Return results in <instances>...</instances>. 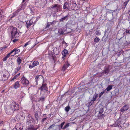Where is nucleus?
I'll list each match as a JSON object with an SVG mask.
<instances>
[{
  "label": "nucleus",
  "mask_w": 130,
  "mask_h": 130,
  "mask_svg": "<svg viewBox=\"0 0 130 130\" xmlns=\"http://www.w3.org/2000/svg\"><path fill=\"white\" fill-rule=\"evenodd\" d=\"M26 0H23V2L25 1Z\"/></svg>",
  "instance_id": "obj_64"
},
{
  "label": "nucleus",
  "mask_w": 130,
  "mask_h": 130,
  "mask_svg": "<svg viewBox=\"0 0 130 130\" xmlns=\"http://www.w3.org/2000/svg\"><path fill=\"white\" fill-rule=\"evenodd\" d=\"M32 122V120H30L29 121H27V122L28 123V124H29V125H30V124L29 123H31Z\"/></svg>",
  "instance_id": "obj_45"
},
{
  "label": "nucleus",
  "mask_w": 130,
  "mask_h": 130,
  "mask_svg": "<svg viewBox=\"0 0 130 130\" xmlns=\"http://www.w3.org/2000/svg\"><path fill=\"white\" fill-rule=\"evenodd\" d=\"M50 25H51V24H50L49 22H48L47 24V25L46 26V27L47 28L48 27H49L50 26Z\"/></svg>",
  "instance_id": "obj_52"
},
{
  "label": "nucleus",
  "mask_w": 130,
  "mask_h": 130,
  "mask_svg": "<svg viewBox=\"0 0 130 130\" xmlns=\"http://www.w3.org/2000/svg\"><path fill=\"white\" fill-rule=\"evenodd\" d=\"M76 3L75 0H70V3L71 4L73 5Z\"/></svg>",
  "instance_id": "obj_34"
},
{
  "label": "nucleus",
  "mask_w": 130,
  "mask_h": 130,
  "mask_svg": "<svg viewBox=\"0 0 130 130\" xmlns=\"http://www.w3.org/2000/svg\"><path fill=\"white\" fill-rule=\"evenodd\" d=\"M70 66V64L68 63L67 61L65 63V64H64L63 67H62V70L64 72L66 70L67 68Z\"/></svg>",
  "instance_id": "obj_10"
},
{
  "label": "nucleus",
  "mask_w": 130,
  "mask_h": 130,
  "mask_svg": "<svg viewBox=\"0 0 130 130\" xmlns=\"http://www.w3.org/2000/svg\"><path fill=\"white\" fill-rule=\"evenodd\" d=\"M54 53L56 55H57L59 54V50H57V48H54L53 50Z\"/></svg>",
  "instance_id": "obj_26"
},
{
  "label": "nucleus",
  "mask_w": 130,
  "mask_h": 130,
  "mask_svg": "<svg viewBox=\"0 0 130 130\" xmlns=\"http://www.w3.org/2000/svg\"><path fill=\"white\" fill-rule=\"evenodd\" d=\"M20 73H18L16 75L18 77V76H19L20 75Z\"/></svg>",
  "instance_id": "obj_60"
},
{
  "label": "nucleus",
  "mask_w": 130,
  "mask_h": 130,
  "mask_svg": "<svg viewBox=\"0 0 130 130\" xmlns=\"http://www.w3.org/2000/svg\"><path fill=\"white\" fill-rule=\"evenodd\" d=\"M12 130H18V129H16L15 127Z\"/></svg>",
  "instance_id": "obj_61"
},
{
  "label": "nucleus",
  "mask_w": 130,
  "mask_h": 130,
  "mask_svg": "<svg viewBox=\"0 0 130 130\" xmlns=\"http://www.w3.org/2000/svg\"><path fill=\"white\" fill-rule=\"evenodd\" d=\"M9 54H8L6 56L3 58V61H6L7 59L10 56Z\"/></svg>",
  "instance_id": "obj_29"
},
{
  "label": "nucleus",
  "mask_w": 130,
  "mask_h": 130,
  "mask_svg": "<svg viewBox=\"0 0 130 130\" xmlns=\"http://www.w3.org/2000/svg\"><path fill=\"white\" fill-rule=\"evenodd\" d=\"M29 42H27L25 44V45H24V47H26L28 45V44H29Z\"/></svg>",
  "instance_id": "obj_56"
},
{
  "label": "nucleus",
  "mask_w": 130,
  "mask_h": 130,
  "mask_svg": "<svg viewBox=\"0 0 130 130\" xmlns=\"http://www.w3.org/2000/svg\"><path fill=\"white\" fill-rule=\"evenodd\" d=\"M58 31L59 34L61 35L63 34L64 32V30L63 29L60 28L58 30Z\"/></svg>",
  "instance_id": "obj_19"
},
{
  "label": "nucleus",
  "mask_w": 130,
  "mask_h": 130,
  "mask_svg": "<svg viewBox=\"0 0 130 130\" xmlns=\"http://www.w3.org/2000/svg\"><path fill=\"white\" fill-rule=\"evenodd\" d=\"M128 13L129 14V15H130V10H129L128 11Z\"/></svg>",
  "instance_id": "obj_62"
},
{
  "label": "nucleus",
  "mask_w": 130,
  "mask_h": 130,
  "mask_svg": "<svg viewBox=\"0 0 130 130\" xmlns=\"http://www.w3.org/2000/svg\"><path fill=\"white\" fill-rule=\"evenodd\" d=\"M8 105L13 111L19 110V105L18 104H17L14 101L12 102L10 104H8Z\"/></svg>",
  "instance_id": "obj_2"
},
{
  "label": "nucleus",
  "mask_w": 130,
  "mask_h": 130,
  "mask_svg": "<svg viewBox=\"0 0 130 130\" xmlns=\"http://www.w3.org/2000/svg\"><path fill=\"white\" fill-rule=\"evenodd\" d=\"M35 78L36 79V82L37 83L39 79V76H36Z\"/></svg>",
  "instance_id": "obj_44"
},
{
  "label": "nucleus",
  "mask_w": 130,
  "mask_h": 130,
  "mask_svg": "<svg viewBox=\"0 0 130 130\" xmlns=\"http://www.w3.org/2000/svg\"><path fill=\"white\" fill-rule=\"evenodd\" d=\"M20 87V84L19 81L16 82L14 84L13 86V88L15 89H17Z\"/></svg>",
  "instance_id": "obj_16"
},
{
  "label": "nucleus",
  "mask_w": 130,
  "mask_h": 130,
  "mask_svg": "<svg viewBox=\"0 0 130 130\" xmlns=\"http://www.w3.org/2000/svg\"><path fill=\"white\" fill-rule=\"evenodd\" d=\"M103 112V108H101L100 109L99 113V115L98 116L99 119H101L104 117L105 115L104 114H101Z\"/></svg>",
  "instance_id": "obj_9"
},
{
  "label": "nucleus",
  "mask_w": 130,
  "mask_h": 130,
  "mask_svg": "<svg viewBox=\"0 0 130 130\" xmlns=\"http://www.w3.org/2000/svg\"><path fill=\"white\" fill-rule=\"evenodd\" d=\"M16 118L20 121L23 120L25 118V113L22 111L20 112L16 116Z\"/></svg>",
  "instance_id": "obj_6"
},
{
  "label": "nucleus",
  "mask_w": 130,
  "mask_h": 130,
  "mask_svg": "<svg viewBox=\"0 0 130 130\" xmlns=\"http://www.w3.org/2000/svg\"><path fill=\"white\" fill-rule=\"evenodd\" d=\"M20 82L21 84L24 86H27L29 84V81L24 76L21 78Z\"/></svg>",
  "instance_id": "obj_4"
},
{
  "label": "nucleus",
  "mask_w": 130,
  "mask_h": 130,
  "mask_svg": "<svg viewBox=\"0 0 130 130\" xmlns=\"http://www.w3.org/2000/svg\"><path fill=\"white\" fill-rule=\"evenodd\" d=\"M55 126L54 124H52V125H51L48 128V129H50L51 128H52L53 127H54Z\"/></svg>",
  "instance_id": "obj_48"
},
{
  "label": "nucleus",
  "mask_w": 130,
  "mask_h": 130,
  "mask_svg": "<svg viewBox=\"0 0 130 130\" xmlns=\"http://www.w3.org/2000/svg\"><path fill=\"white\" fill-rule=\"evenodd\" d=\"M15 127L18 130H22L23 127V126L22 124L18 123H17Z\"/></svg>",
  "instance_id": "obj_8"
},
{
  "label": "nucleus",
  "mask_w": 130,
  "mask_h": 130,
  "mask_svg": "<svg viewBox=\"0 0 130 130\" xmlns=\"http://www.w3.org/2000/svg\"><path fill=\"white\" fill-rule=\"evenodd\" d=\"M129 108V106L127 105H125L123 107L120 109V111L123 112L127 110Z\"/></svg>",
  "instance_id": "obj_11"
},
{
  "label": "nucleus",
  "mask_w": 130,
  "mask_h": 130,
  "mask_svg": "<svg viewBox=\"0 0 130 130\" xmlns=\"http://www.w3.org/2000/svg\"><path fill=\"white\" fill-rule=\"evenodd\" d=\"M64 57H64L63 56L62 57V59L63 60H64L65 59Z\"/></svg>",
  "instance_id": "obj_58"
},
{
  "label": "nucleus",
  "mask_w": 130,
  "mask_h": 130,
  "mask_svg": "<svg viewBox=\"0 0 130 130\" xmlns=\"http://www.w3.org/2000/svg\"><path fill=\"white\" fill-rule=\"evenodd\" d=\"M46 2V0H36L35 4L40 8H43L45 5Z\"/></svg>",
  "instance_id": "obj_3"
},
{
  "label": "nucleus",
  "mask_w": 130,
  "mask_h": 130,
  "mask_svg": "<svg viewBox=\"0 0 130 130\" xmlns=\"http://www.w3.org/2000/svg\"><path fill=\"white\" fill-rule=\"evenodd\" d=\"M46 119H47L46 117L43 119L41 120V122H43Z\"/></svg>",
  "instance_id": "obj_51"
},
{
  "label": "nucleus",
  "mask_w": 130,
  "mask_h": 130,
  "mask_svg": "<svg viewBox=\"0 0 130 130\" xmlns=\"http://www.w3.org/2000/svg\"><path fill=\"white\" fill-rule=\"evenodd\" d=\"M96 34L97 35H100L101 33L99 32V31L97 30L95 32Z\"/></svg>",
  "instance_id": "obj_42"
},
{
  "label": "nucleus",
  "mask_w": 130,
  "mask_h": 130,
  "mask_svg": "<svg viewBox=\"0 0 130 130\" xmlns=\"http://www.w3.org/2000/svg\"><path fill=\"white\" fill-rule=\"evenodd\" d=\"M94 102L92 101V100H91V101L89 102L88 103V106H90L93 104Z\"/></svg>",
  "instance_id": "obj_33"
},
{
  "label": "nucleus",
  "mask_w": 130,
  "mask_h": 130,
  "mask_svg": "<svg viewBox=\"0 0 130 130\" xmlns=\"http://www.w3.org/2000/svg\"><path fill=\"white\" fill-rule=\"evenodd\" d=\"M34 67L32 65H30L29 66V68H32Z\"/></svg>",
  "instance_id": "obj_54"
},
{
  "label": "nucleus",
  "mask_w": 130,
  "mask_h": 130,
  "mask_svg": "<svg viewBox=\"0 0 130 130\" xmlns=\"http://www.w3.org/2000/svg\"><path fill=\"white\" fill-rule=\"evenodd\" d=\"M15 49H13L12 50L11 52H10V53H9L8 54H9V55H11L12 53H13V52H14V51H15Z\"/></svg>",
  "instance_id": "obj_46"
},
{
  "label": "nucleus",
  "mask_w": 130,
  "mask_h": 130,
  "mask_svg": "<svg viewBox=\"0 0 130 130\" xmlns=\"http://www.w3.org/2000/svg\"><path fill=\"white\" fill-rule=\"evenodd\" d=\"M68 53L67 50L66 49H64L62 52V54L63 56L64 57H66V54Z\"/></svg>",
  "instance_id": "obj_17"
},
{
  "label": "nucleus",
  "mask_w": 130,
  "mask_h": 130,
  "mask_svg": "<svg viewBox=\"0 0 130 130\" xmlns=\"http://www.w3.org/2000/svg\"><path fill=\"white\" fill-rule=\"evenodd\" d=\"M100 39L99 38V37H96L94 39V42H98L100 40Z\"/></svg>",
  "instance_id": "obj_32"
},
{
  "label": "nucleus",
  "mask_w": 130,
  "mask_h": 130,
  "mask_svg": "<svg viewBox=\"0 0 130 130\" xmlns=\"http://www.w3.org/2000/svg\"><path fill=\"white\" fill-rule=\"evenodd\" d=\"M18 77V76L16 75L11 79V81H12L14 79H16Z\"/></svg>",
  "instance_id": "obj_40"
},
{
  "label": "nucleus",
  "mask_w": 130,
  "mask_h": 130,
  "mask_svg": "<svg viewBox=\"0 0 130 130\" xmlns=\"http://www.w3.org/2000/svg\"><path fill=\"white\" fill-rule=\"evenodd\" d=\"M125 32L127 33L130 34V26L126 29Z\"/></svg>",
  "instance_id": "obj_30"
},
{
  "label": "nucleus",
  "mask_w": 130,
  "mask_h": 130,
  "mask_svg": "<svg viewBox=\"0 0 130 130\" xmlns=\"http://www.w3.org/2000/svg\"><path fill=\"white\" fill-rule=\"evenodd\" d=\"M3 77L4 78H5L6 77V76L5 74H4L3 75Z\"/></svg>",
  "instance_id": "obj_59"
},
{
  "label": "nucleus",
  "mask_w": 130,
  "mask_h": 130,
  "mask_svg": "<svg viewBox=\"0 0 130 130\" xmlns=\"http://www.w3.org/2000/svg\"><path fill=\"white\" fill-rule=\"evenodd\" d=\"M61 6L58 4H55L51 7L52 10L55 12H58Z\"/></svg>",
  "instance_id": "obj_7"
},
{
  "label": "nucleus",
  "mask_w": 130,
  "mask_h": 130,
  "mask_svg": "<svg viewBox=\"0 0 130 130\" xmlns=\"http://www.w3.org/2000/svg\"><path fill=\"white\" fill-rule=\"evenodd\" d=\"M110 71V70L108 67H106L105 68L104 72L106 74H108Z\"/></svg>",
  "instance_id": "obj_18"
},
{
  "label": "nucleus",
  "mask_w": 130,
  "mask_h": 130,
  "mask_svg": "<svg viewBox=\"0 0 130 130\" xmlns=\"http://www.w3.org/2000/svg\"><path fill=\"white\" fill-rule=\"evenodd\" d=\"M39 64V62L37 61H35L33 62L32 63V65L35 67L38 65Z\"/></svg>",
  "instance_id": "obj_25"
},
{
  "label": "nucleus",
  "mask_w": 130,
  "mask_h": 130,
  "mask_svg": "<svg viewBox=\"0 0 130 130\" xmlns=\"http://www.w3.org/2000/svg\"><path fill=\"white\" fill-rule=\"evenodd\" d=\"M98 97V94L95 93L94 95L92 98V99L91 100L92 101L94 102L95 101L96 98Z\"/></svg>",
  "instance_id": "obj_23"
},
{
  "label": "nucleus",
  "mask_w": 130,
  "mask_h": 130,
  "mask_svg": "<svg viewBox=\"0 0 130 130\" xmlns=\"http://www.w3.org/2000/svg\"><path fill=\"white\" fill-rule=\"evenodd\" d=\"M65 123V122H63L61 123L60 125H57V126L58 127H59V126L62 129H64V128H63V126L64 125Z\"/></svg>",
  "instance_id": "obj_27"
},
{
  "label": "nucleus",
  "mask_w": 130,
  "mask_h": 130,
  "mask_svg": "<svg viewBox=\"0 0 130 130\" xmlns=\"http://www.w3.org/2000/svg\"><path fill=\"white\" fill-rule=\"evenodd\" d=\"M69 15H67L66 16H65L60 19V22H63L64 21H67L68 19Z\"/></svg>",
  "instance_id": "obj_14"
},
{
  "label": "nucleus",
  "mask_w": 130,
  "mask_h": 130,
  "mask_svg": "<svg viewBox=\"0 0 130 130\" xmlns=\"http://www.w3.org/2000/svg\"><path fill=\"white\" fill-rule=\"evenodd\" d=\"M14 49H15V51H14V54L13 56L19 53L20 52V50L19 49H17V48H15Z\"/></svg>",
  "instance_id": "obj_28"
},
{
  "label": "nucleus",
  "mask_w": 130,
  "mask_h": 130,
  "mask_svg": "<svg viewBox=\"0 0 130 130\" xmlns=\"http://www.w3.org/2000/svg\"><path fill=\"white\" fill-rule=\"evenodd\" d=\"M22 58L21 57H18L17 59V61L18 63V64L19 65L22 62Z\"/></svg>",
  "instance_id": "obj_20"
},
{
  "label": "nucleus",
  "mask_w": 130,
  "mask_h": 130,
  "mask_svg": "<svg viewBox=\"0 0 130 130\" xmlns=\"http://www.w3.org/2000/svg\"><path fill=\"white\" fill-rule=\"evenodd\" d=\"M69 7V5L68 3L67 2H66L64 3L63 6V8L64 9H68Z\"/></svg>",
  "instance_id": "obj_22"
},
{
  "label": "nucleus",
  "mask_w": 130,
  "mask_h": 130,
  "mask_svg": "<svg viewBox=\"0 0 130 130\" xmlns=\"http://www.w3.org/2000/svg\"><path fill=\"white\" fill-rule=\"evenodd\" d=\"M33 21L32 20H30L29 21H28L26 23V27L28 28L30 27L33 23Z\"/></svg>",
  "instance_id": "obj_12"
},
{
  "label": "nucleus",
  "mask_w": 130,
  "mask_h": 130,
  "mask_svg": "<svg viewBox=\"0 0 130 130\" xmlns=\"http://www.w3.org/2000/svg\"><path fill=\"white\" fill-rule=\"evenodd\" d=\"M72 5V8L74 9L75 7H76L77 4L76 3H75Z\"/></svg>",
  "instance_id": "obj_39"
},
{
  "label": "nucleus",
  "mask_w": 130,
  "mask_h": 130,
  "mask_svg": "<svg viewBox=\"0 0 130 130\" xmlns=\"http://www.w3.org/2000/svg\"><path fill=\"white\" fill-rule=\"evenodd\" d=\"M44 99V98H40V101H43Z\"/></svg>",
  "instance_id": "obj_53"
},
{
  "label": "nucleus",
  "mask_w": 130,
  "mask_h": 130,
  "mask_svg": "<svg viewBox=\"0 0 130 130\" xmlns=\"http://www.w3.org/2000/svg\"><path fill=\"white\" fill-rule=\"evenodd\" d=\"M3 122L2 121H1L0 122V126H3Z\"/></svg>",
  "instance_id": "obj_49"
},
{
  "label": "nucleus",
  "mask_w": 130,
  "mask_h": 130,
  "mask_svg": "<svg viewBox=\"0 0 130 130\" xmlns=\"http://www.w3.org/2000/svg\"><path fill=\"white\" fill-rule=\"evenodd\" d=\"M104 91H103L101 92L100 93H99V97L100 98H101V96L104 94Z\"/></svg>",
  "instance_id": "obj_37"
},
{
  "label": "nucleus",
  "mask_w": 130,
  "mask_h": 130,
  "mask_svg": "<svg viewBox=\"0 0 130 130\" xmlns=\"http://www.w3.org/2000/svg\"><path fill=\"white\" fill-rule=\"evenodd\" d=\"M15 49H13L12 50L11 52H10V53H9L8 54H9V55H11L12 53H13V52H14V51H15Z\"/></svg>",
  "instance_id": "obj_47"
},
{
  "label": "nucleus",
  "mask_w": 130,
  "mask_h": 130,
  "mask_svg": "<svg viewBox=\"0 0 130 130\" xmlns=\"http://www.w3.org/2000/svg\"><path fill=\"white\" fill-rule=\"evenodd\" d=\"M113 86V85H110L108 86L107 88L105 90H106L107 91H108L112 89V87Z\"/></svg>",
  "instance_id": "obj_21"
},
{
  "label": "nucleus",
  "mask_w": 130,
  "mask_h": 130,
  "mask_svg": "<svg viewBox=\"0 0 130 130\" xmlns=\"http://www.w3.org/2000/svg\"><path fill=\"white\" fill-rule=\"evenodd\" d=\"M70 123H68L67 124H66L63 127V128L65 129L66 128L68 127Z\"/></svg>",
  "instance_id": "obj_36"
},
{
  "label": "nucleus",
  "mask_w": 130,
  "mask_h": 130,
  "mask_svg": "<svg viewBox=\"0 0 130 130\" xmlns=\"http://www.w3.org/2000/svg\"><path fill=\"white\" fill-rule=\"evenodd\" d=\"M129 1V0H128L126 2H125L124 4V6H126L127 4L128 3V2Z\"/></svg>",
  "instance_id": "obj_41"
},
{
  "label": "nucleus",
  "mask_w": 130,
  "mask_h": 130,
  "mask_svg": "<svg viewBox=\"0 0 130 130\" xmlns=\"http://www.w3.org/2000/svg\"><path fill=\"white\" fill-rule=\"evenodd\" d=\"M70 107L69 106H67L65 108V111L67 112H68L70 109Z\"/></svg>",
  "instance_id": "obj_35"
},
{
  "label": "nucleus",
  "mask_w": 130,
  "mask_h": 130,
  "mask_svg": "<svg viewBox=\"0 0 130 130\" xmlns=\"http://www.w3.org/2000/svg\"><path fill=\"white\" fill-rule=\"evenodd\" d=\"M40 117V114L39 113L38 111H36L35 113V117L36 120L38 121V119Z\"/></svg>",
  "instance_id": "obj_13"
},
{
  "label": "nucleus",
  "mask_w": 130,
  "mask_h": 130,
  "mask_svg": "<svg viewBox=\"0 0 130 130\" xmlns=\"http://www.w3.org/2000/svg\"><path fill=\"white\" fill-rule=\"evenodd\" d=\"M38 128V127L35 128L33 126H32L28 127V130H37Z\"/></svg>",
  "instance_id": "obj_24"
},
{
  "label": "nucleus",
  "mask_w": 130,
  "mask_h": 130,
  "mask_svg": "<svg viewBox=\"0 0 130 130\" xmlns=\"http://www.w3.org/2000/svg\"><path fill=\"white\" fill-rule=\"evenodd\" d=\"M10 29L12 38H16L19 36V33L17 31V28L13 26L11 27Z\"/></svg>",
  "instance_id": "obj_1"
},
{
  "label": "nucleus",
  "mask_w": 130,
  "mask_h": 130,
  "mask_svg": "<svg viewBox=\"0 0 130 130\" xmlns=\"http://www.w3.org/2000/svg\"><path fill=\"white\" fill-rule=\"evenodd\" d=\"M46 86V84H43L40 88V89L41 90H45L46 91L47 90L48 88Z\"/></svg>",
  "instance_id": "obj_15"
},
{
  "label": "nucleus",
  "mask_w": 130,
  "mask_h": 130,
  "mask_svg": "<svg viewBox=\"0 0 130 130\" xmlns=\"http://www.w3.org/2000/svg\"><path fill=\"white\" fill-rule=\"evenodd\" d=\"M18 71H17V70H16L15 69V74H16V73H17V72H18Z\"/></svg>",
  "instance_id": "obj_57"
},
{
  "label": "nucleus",
  "mask_w": 130,
  "mask_h": 130,
  "mask_svg": "<svg viewBox=\"0 0 130 130\" xmlns=\"http://www.w3.org/2000/svg\"><path fill=\"white\" fill-rule=\"evenodd\" d=\"M18 40V39H15L13 40V42L14 43H15Z\"/></svg>",
  "instance_id": "obj_55"
},
{
  "label": "nucleus",
  "mask_w": 130,
  "mask_h": 130,
  "mask_svg": "<svg viewBox=\"0 0 130 130\" xmlns=\"http://www.w3.org/2000/svg\"><path fill=\"white\" fill-rule=\"evenodd\" d=\"M29 9L31 13H34V8L32 7H30L29 8Z\"/></svg>",
  "instance_id": "obj_31"
},
{
  "label": "nucleus",
  "mask_w": 130,
  "mask_h": 130,
  "mask_svg": "<svg viewBox=\"0 0 130 130\" xmlns=\"http://www.w3.org/2000/svg\"><path fill=\"white\" fill-rule=\"evenodd\" d=\"M5 111L6 113L8 115L12 114L14 111L8 105V103L7 104L5 108Z\"/></svg>",
  "instance_id": "obj_5"
},
{
  "label": "nucleus",
  "mask_w": 130,
  "mask_h": 130,
  "mask_svg": "<svg viewBox=\"0 0 130 130\" xmlns=\"http://www.w3.org/2000/svg\"><path fill=\"white\" fill-rule=\"evenodd\" d=\"M129 59V58H126V59Z\"/></svg>",
  "instance_id": "obj_63"
},
{
  "label": "nucleus",
  "mask_w": 130,
  "mask_h": 130,
  "mask_svg": "<svg viewBox=\"0 0 130 130\" xmlns=\"http://www.w3.org/2000/svg\"><path fill=\"white\" fill-rule=\"evenodd\" d=\"M56 23V21H53L51 22H49L50 24L51 25H52L53 24H55Z\"/></svg>",
  "instance_id": "obj_43"
},
{
  "label": "nucleus",
  "mask_w": 130,
  "mask_h": 130,
  "mask_svg": "<svg viewBox=\"0 0 130 130\" xmlns=\"http://www.w3.org/2000/svg\"><path fill=\"white\" fill-rule=\"evenodd\" d=\"M118 122L117 121L116 122V124H117L116 125H115V124L113 125V126H118L119 127V126H120V124H118Z\"/></svg>",
  "instance_id": "obj_38"
},
{
  "label": "nucleus",
  "mask_w": 130,
  "mask_h": 130,
  "mask_svg": "<svg viewBox=\"0 0 130 130\" xmlns=\"http://www.w3.org/2000/svg\"><path fill=\"white\" fill-rule=\"evenodd\" d=\"M21 67H18L15 69V70H17V71H18L21 69Z\"/></svg>",
  "instance_id": "obj_50"
}]
</instances>
